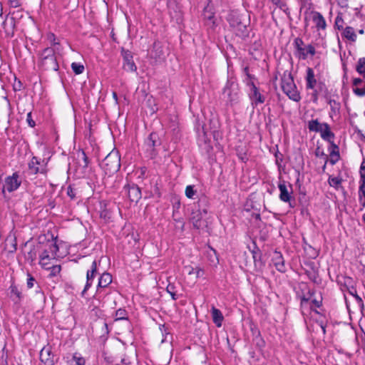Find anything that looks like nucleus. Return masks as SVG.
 I'll list each match as a JSON object with an SVG mask.
<instances>
[{
	"label": "nucleus",
	"mask_w": 365,
	"mask_h": 365,
	"mask_svg": "<svg viewBox=\"0 0 365 365\" xmlns=\"http://www.w3.org/2000/svg\"><path fill=\"white\" fill-rule=\"evenodd\" d=\"M365 170V160H363L362 163H361L360 166V171H362Z\"/></svg>",
	"instance_id": "nucleus-61"
},
{
	"label": "nucleus",
	"mask_w": 365,
	"mask_h": 365,
	"mask_svg": "<svg viewBox=\"0 0 365 365\" xmlns=\"http://www.w3.org/2000/svg\"><path fill=\"white\" fill-rule=\"evenodd\" d=\"M326 98H327V101L328 104L330 106L331 111L333 113H339L340 108H341L340 103H339L336 101H335L334 99H331V98H329V97H326Z\"/></svg>",
	"instance_id": "nucleus-31"
},
{
	"label": "nucleus",
	"mask_w": 365,
	"mask_h": 365,
	"mask_svg": "<svg viewBox=\"0 0 365 365\" xmlns=\"http://www.w3.org/2000/svg\"><path fill=\"white\" fill-rule=\"evenodd\" d=\"M124 190L130 202L137 203L141 199V190L135 184H128L124 186Z\"/></svg>",
	"instance_id": "nucleus-12"
},
{
	"label": "nucleus",
	"mask_w": 365,
	"mask_h": 365,
	"mask_svg": "<svg viewBox=\"0 0 365 365\" xmlns=\"http://www.w3.org/2000/svg\"><path fill=\"white\" fill-rule=\"evenodd\" d=\"M359 182H365V173L360 171V180Z\"/></svg>",
	"instance_id": "nucleus-57"
},
{
	"label": "nucleus",
	"mask_w": 365,
	"mask_h": 365,
	"mask_svg": "<svg viewBox=\"0 0 365 365\" xmlns=\"http://www.w3.org/2000/svg\"><path fill=\"white\" fill-rule=\"evenodd\" d=\"M312 99L314 102H317L318 99V91L315 88L313 90Z\"/></svg>",
	"instance_id": "nucleus-55"
},
{
	"label": "nucleus",
	"mask_w": 365,
	"mask_h": 365,
	"mask_svg": "<svg viewBox=\"0 0 365 365\" xmlns=\"http://www.w3.org/2000/svg\"><path fill=\"white\" fill-rule=\"evenodd\" d=\"M26 121L30 127H35L36 123L32 118L31 112L27 113Z\"/></svg>",
	"instance_id": "nucleus-42"
},
{
	"label": "nucleus",
	"mask_w": 365,
	"mask_h": 365,
	"mask_svg": "<svg viewBox=\"0 0 365 365\" xmlns=\"http://www.w3.org/2000/svg\"><path fill=\"white\" fill-rule=\"evenodd\" d=\"M315 324L321 329L323 334L324 335L326 334V326H325L324 323L322 321L317 320L315 322Z\"/></svg>",
	"instance_id": "nucleus-48"
},
{
	"label": "nucleus",
	"mask_w": 365,
	"mask_h": 365,
	"mask_svg": "<svg viewBox=\"0 0 365 365\" xmlns=\"http://www.w3.org/2000/svg\"><path fill=\"white\" fill-rule=\"evenodd\" d=\"M40 66L46 71H58V64L53 48L47 47L42 51L40 54Z\"/></svg>",
	"instance_id": "nucleus-2"
},
{
	"label": "nucleus",
	"mask_w": 365,
	"mask_h": 365,
	"mask_svg": "<svg viewBox=\"0 0 365 365\" xmlns=\"http://www.w3.org/2000/svg\"><path fill=\"white\" fill-rule=\"evenodd\" d=\"M359 192L365 191V182H359Z\"/></svg>",
	"instance_id": "nucleus-59"
},
{
	"label": "nucleus",
	"mask_w": 365,
	"mask_h": 365,
	"mask_svg": "<svg viewBox=\"0 0 365 365\" xmlns=\"http://www.w3.org/2000/svg\"><path fill=\"white\" fill-rule=\"evenodd\" d=\"M21 180L19 178V174L17 173H14L12 175L8 176L5 178L3 185V192L7 190L9 192H11L17 190L21 185Z\"/></svg>",
	"instance_id": "nucleus-9"
},
{
	"label": "nucleus",
	"mask_w": 365,
	"mask_h": 365,
	"mask_svg": "<svg viewBox=\"0 0 365 365\" xmlns=\"http://www.w3.org/2000/svg\"><path fill=\"white\" fill-rule=\"evenodd\" d=\"M101 167L109 175L116 173L120 168V158L117 153H110L101 163Z\"/></svg>",
	"instance_id": "nucleus-3"
},
{
	"label": "nucleus",
	"mask_w": 365,
	"mask_h": 365,
	"mask_svg": "<svg viewBox=\"0 0 365 365\" xmlns=\"http://www.w3.org/2000/svg\"><path fill=\"white\" fill-rule=\"evenodd\" d=\"M71 68L73 71L77 75L82 73L84 71V66L77 63H72Z\"/></svg>",
	"instance_id": "nucleus-36"
},
{
	"label": "nucleus",
	"mask_w": 365,
	"mask_h": 365,
	"mask_svg": "<svg viewBox=\"0 0 365 365\" xmlns=\"http://www.w3.org/2000/svg\"><path fill=\"white\" fill-rule=\"evenodd\" d=\"M335 27H336L339 30H342L344 29V20L341 16H337L336 17Z\"/></svg>",
	"instance_id": "nucleus-39"
},
{
	"label": "nucleus",
	"mask_w": 365,
	"mask_h": 365,
	"mask_svg": "<svg viewBox=\"0 0 365 365\" xmlns=\"http://www.w3.org/2000/svg\"><path fill=\"white\" fill-rule=\"evenodd\" d=\"M40 360L44 365H53L56 359L51 346H44L40 351Z\"/></svg>",
	"instance_id": "nucleus-13"
},
{
	"label": "nucleus",
	"mask_w": 365,
	"mask_h": 365,
	"mask_svg": "<svg viewBox=\"0 0 365 365\" xmlns=\"http://www.w3.org/2000/svg\"><path fill=\"white\" fill-rule=\"evenodd\" d=\"M205 17L209 20V21H212V23L214 24V21H212L213 18H214V16L212 14H210L209 15H206V14H205Z\"/></svg>",
	"instance_id": "nucleus-58"
},
{
	"label": "nucleus",
	"mask_w": 365,
	"mask_h": 365,
	"mask_svg": "<svg viewBox=\"0 0 365 365\" xmlns=\"http://www.w3.org/2000/svg\"><path fill=\"white\" fill-rule=\"evenodd\" d=\"M96 272H97V263H96V261L94 260L92 262L91 269L87 271L86 283L83 290L82 291V293H81L82 296H84L86 291L91 287L92 282H93L94 277H96Z\"/></svg>",
	"instance_id": "nucleus-17"
},
{
	"label": "nucleus",
	"mask_w": 365,
	"mask_h": 365,
	"mask_svg": "<svg viewBox=\"0 0 365 365\" xmlns=\"http://www.w3.org/2000/svg\"><path fill=\"white\" fill-rule=\"evenodd\" d=\"M244 71H245V74H246V76H247V82L252 81H251V79H252V76L249 73V69H248V68H247V67L245 68Z\"/></svg>",
	"instance_id": "nucleus-54"
},
{
	"label": "nucleus",
	"mask_w": 365,
	"mask_h": 365,
	"mask_svg": "<svg viewBox=\"0 0 365 365\" xmlns=\"http://www.w3.org/2000/svg\"><path fill=\"white\" fill-rule=\"evenodd\" d=\"M250 86V92L249 93L250 98L252 101L253 107L257 106L259 103H263L265 98L259 92L257 88L252 81L247 83Z\"/></svg>",
	"instance_id": "nucleus-11"
},
{
	"label": "nucleus",
	"mask_w": 365,
	"mask_h": 365,
	"mask_svg": "<svg viewBox=\"0 0 365 365\" xmlns=\"http://www.w3.org/2000/svg\"><path fill=\"white\" fill-rule=\"evenodd\" d=\"M9 290H10V295H9V297L11 299V300L15 304L19 303L21 302V299H22V293H21V292L14 284H12L10 286Z\"/></svg>",
	"instance_id": "nucleus-24"
},
{
	"label": "nucleus",
	"mask_w": 365,
	"mask_h": 365,
	"mask_svg": "<svg viewBox=\"0 0 365 365\" xmlns=\"http://www.w3.org/2000/svg\"><path fill=\"white\" fill-rule=\"evenodd\" d=\"M343 36L350 41L354 42L356 40V34L354 29L351 26H346L344 29Z\"/></svg>",
	"instance_id": "nucleus-30"
},
{
	"label": "nucleus",
	"mask_w": 365,
	"mask_h": 365,
	"mask_svg": "<svg viewBox=\"0 0 365 365\" xmlns=\"http://www.w3.org/2000/svg\"><path fill=\"white\" fill-rule=\"evenodd\" d=\"M356 71L360 74L365 76V58H359L356 66Z\"/></svg>",
	"instance_id": "nucleus-34"
},
{
	"label": "nucleus",
	"mask_w": 365,
	"mask_h": 365,
	"mask_svg": "<svg viewBox=\"0 0 365 365\" xmlns=\"http://www.w3.org/2000/svg\"><path fill=\"white\" fill-rule=\"evenodd\" d=\"M203 274H204V271L202 269H201L200 267L196 268L195 274H196L197 278L201 277L203 275Z\"/></svg>",
	"instance_id": "nucleus-51"
},
{
	"label": "nucleus",
	"mask_w": 365,
	"mask_h": 365,
	"mask_svg": "<svg viewBox=\"0 0 365 365\" xmlns=\"http://www.w3.org/2000/svg\"><path fill=\"white\" fill-rule=\"evenodd\" d=\"M81 155L82 156V159H83V168H87L88 164H89L88 158L86 156V155L84 151H81Z\"/></svg>",
	"instance_id": "nucleus-45"
},
{
	"label": "nucleus",
	"mask_w": 365,
	"mask_h": 365,
	"mask_svg": "<svg viewBox=\"0 0 365 365\" xmlns=\"http://www.w3.org/2000/svg\"><path fill=\"white\" fill-rule=\"evenodd\" d=\"M223 95L230 102L235 101L237 96V85L234 82L228 81L223 89Z\"/></svg>",
	"instance_id": "nucleus-15"
},
{
	"label": "nucleus",
	"mask_w": 365,
	"mask_h": 365,
	"mask_svg": "<svg viewBox=\"0 0 365 365\" xmlns=\"http://www.w3.org/2000/svg\"><path fill=\"white\" fill-rule=\"evenodd\" d=\"M67 195L71 197V199H74L76 197L75 190L71 186H68L67 188Z\"/></svg>",
	"instance_id": "nucleus-46"
},
{
	"label": "nucleus",
	"mask_w": 365,
	"mask_h": 365,
	"mask_svg": "<svg viewBox=\"0 0 365 365\" xmlns=\"http://www.w3.org/2000/svg\"><path fill=\"white\" fill-rule=\"evenodd\" d=\"M163 49L162 47L158 42H155L153 43V47L152 51H150V56L152 58H154L155 59L160 58L163 56Z\"/></svg>",
	"instance_id": "nucleus-29"
},
{
	"label": "nucleus",
	"mask_w": 365,
	"mask_h": 365,
	"mask_svg": "<svg viewBox=\"0 0 365 365\" xmlns=\"http://www.w3.org/2000/svg\"><path fill=\"white\" fill-rule=\"evenodd\" d=\"M9 4L11 7L17 8L20 6L18 0H9Z\"/></svg>",
	"instance_id": "nucleus-52"
},
{
	"label": "nucleus",
	"mask_w": 365,
	"mask_h": 365,
	"mask_svg": "<svg viewBox=\"0 0 365 365\" xmlns=\"http://www.w3.org/2000/svg\"><path fill=\"white\" fill-rule=\"evenodd\" d=\"M9 24H10L11 26H13V24H14V20H13L12 19L10 20Z\"/></svg>",
	"instance_id": "nucleus-64"
},
{
	"label": "nucleus",
	"mask_w": 365,
	"mask_h": 365,
	"mask_svg": "<svg viewBox=\"0 0 365 365\" xmlns=\"http://www.w3.org/2000/svg\"><path fill=\"white\" fill-rule=\"evenodd\" d=\"M211 314L212 317V321L215 324L217 327H220L222 326V321L224 319L223 315L221 311L215 307H212L211 309Z\"/></svg>",
	"instance_id": "nucleus-25"
},
{
	"label": "nucleus",
	"mask_w": 365,
	"mask_h": 365,
	"mask_svg": "<svg viewBox=\"0 0 365 365\" xmlns=\"http://www.w3.org/2000/svg\"><path fill=\"white\" fill-rule=\"evenodd\" d=\"M341 180L338 178H331L329 179V183L332 187H337L341 184Z\"/></svg>",
	"instance_id": "nucleus-41"
},
{
	"label": "nucleus",
	"mask_w": 365,
	"mask_h": 365,
	"mask_svg": "<svg viewBox=\"0 0 365 365\" xmlns=\"http://www.w3.org/2000/svg\"><path fill=\"white\" fill-rule=\"evenodd\" d=\"M359 200L362 207H365V191L359 192Z\"/></svg>",
	"instance_id": "nucleus-43"
},
{
	"label": "nucleus",
	"mask_w": 365,
	"mask_h": 365,
	"mask_svg": "<svg viewBox=\"0 0 365 365\" xmlns=\"http://www.w3.org/2000/svg\"><path fill=\"white\" fill-rule=\"evenodd\" d=\"M278 188L279 190V199L281 201L284 202H289L292 198V187L291 185L289 187L286 185L284 182L279 183L278 185Z\"/></svg>",
	"instance_id": "nucleus-18"
},
{
	"label": "nucleus",
	"mask_w": 365,
	"mask_h": 365,
	"mask_svg": "<svg viewBox=\"0 0 365 365\" xmlns=\"http://www.w3.org/2000/svg\"><path fill=\"white\" fill-rule=\"evenodd\" d=\"M320 133L321 138L327 141L333 142V139L334 138V134L331 131L330 126L328 123H324L323 128L319 132Z\"/></svg>",
	"instance_id": "nucleus-22"
},
{
	"label": "nucleus",
	"mask_w": 365,
	"mask_h": 365,
	"mask_svg": "<svg viewBox=\"0 0 365 365\" xmlns=\"http://www.w3.org/2000/svg\"><path fill=\"white\" fill-rule=\"evenodd\" d=\"M349 294L351 296H353L354 297V299H356V303L358 304V306L361 309H364V302L361 299V297H360L358 294H357V292H356V289L354 288L353 289V291H351L350 292H349Z\"/></svg>",
	"instance_id": "nucleus-32"
},
{
	"label": "nucleus",
	"mask_w": 365,
	"mask_h": 365,
	"mask_svg": "<svg viewBox=\"0 0 365 365\" xmlns=\"http://www.w3.org/2000/svg\"><path fill=\"white\" fill-rule=\"evenodd\" d=\"M35 282V279L31 275L28 274V279H27V287L28 288L31 289L34 287V283Z\"/></svg>",
	"instance_id": "nucleus-47"
},
{
	"label": "nucleus",
	"mask_w": 365,
	"mask_h": 365,
	"mask_svg": "<svg viewBox=\"0 0 365 365\" xmlns=\"http://www.w3.org/2000/svg\"><path fill=\"white\" fill-rule=\"evenodd\" d=\"M332 150L330 152L329 162L331 165H334L339 160V148L336 145L331 142Z\"/></svg>",
	"instance_id": "nucleus-27"
},
{
	"label": "nucleus",
	"mask_w": 365,
	"mask_h": 365,
	"mask_svg": "<svg viewBox=\"0 0 365 365\" xmlns=\"http://www.w3.org/2000/svg\"><path fill=\"white\" fill-rule=\"evenodd\" d=\"M310 296L309 297H306L304 296L301 300V304L303 305L304 303H307L310 301L311 304H313L315 307H319L322 305V299H317L313 298V292H309Z\"/></svg>",
	"instance_id": "nucleus-28"
},
{
	"label": "nucleus",
	"mask_w": 365,
	"mask_h": 365,
	"mask_svg": "<svg viewBox=\"0 0 365 365\" xmlns=\"http://www.w3.org/2000/svg\"><path fill=\"white\" fill-rule=\"evenodd\" d=\"M227 21L237 35H243L246 32V25L242 22L240 15L237 11H231L227 15Z\"/></svg>",
	"instance_id": "nucleus-4"
},
{
	"label": "nucleus",
	"mask_w": 365,
	"mask_h": 365,
	"mask_svg": "<svg viewBox=\"0 0 365 365\" xmlns=\"http://www.w3.org/2000/svg\"><path fill=\"white\" fill-rule=\"evenodd\" d=\"M294 46L296 49L295 56L303 60L307 58L308 54L314 56L316 53L314 47L311 44L304 46V41L300 38L294 39Z\"/></svg>",
	"instance_id": "nucleus-5"
},
{
	"label": "nucleus",
	"mask_w": 365,
	"mask_h": 365,
	"mask_svg": "<svg viewBox=\"0 0 365 365\" xmlns=\"http://www.w3.org/2000/svg\"><path fill=\"white\" fill-rule=\"evenodd\" d=\"M272 2L274 5L279 6L280 9H282L286 6L285 4L282 0H272Z\"/></svg>",
	"instance_id": "nucleus-49"
},
{
	"label": "nucleus",
	"mask_w": 365,
	"mask_h": 365,
	"mask_svg": "<svg viewBox=\"0 0 365 365\" xmlns=\"http://www.w3.org/2000/svg\"><path fill=\"white\" fill-rule=\"evenodd\" d=\"M112 282V276L108 273L102 274L98 279L97 292H100L101 288L107 287Z\"/></svg>",
	"instance_id": "nucleus-23"
},
{
	"label": "nucleus",
	"mask_w": 365,
	"mask_h": 365,
	"mask_svg": "<svg viewBox=\"0 0 365 365\" xmlns=\"http://www.w3.org/2000/svg\"><path fill=\"white\" fill-rule=\"evenodd\" d=\"M47 163V160H41L38 158L34 156L29 163V170L33 175L37 173L46 174L48 171Z\"/></svg>",
	"instance_id": "nucleus-8"
},
{
	"label": "nucleus",
	"mask_w": 365,
	"mask_h": 365,
	"mask_svg": "<svg viewBox=\"0 0 365 365\" xmlns=\"http://www.w3.org/2000/svg\"><path fill=\"white\" fill-rule=\"evenodd\" d=\"M58 252V247L55 242H48L46 245L43 251L40 254V263L44 266L46 264V262H44L45 260H49L51 259H55L57 252Z\"/></svg>",
	"instance_id": "nucleus-6"
},
{
	"label": "nucleus",
	"mask_w": 365,
	"mask_h": 365,
	"mask_svg": "<svg viewBox=\"0 0 365 365\" xmlns=\"http://www.w3.org/2000/svg\"><path fill=\"white\" fill-rule=\"evenodd\" d=\"M281 87L283 92L292 101L299 102L301 96L294 83L290 72L285 71L281 78Z\"/></svg>",
	"instance_id": "nucleus-1"
},
{
	"label": "nucleus",
	"mask_w": 365,
	"mask_h": 365,
	"mask_svg": "<svg viewBox=\"0 0 365 365\" xmlns=\"http://www.w3.org/2000/svg\"><path fill=\"white\" fill-rule=\"evenodd\" d=\"M166 291L168 293H170V292H175L176 291V287H175V284L169 283L168 285L166 287Z\"/></svg>",
	"instance_id": "nucleus-50"
},
{
	"label": "nucleus",
	"mask_w": 365,
	"mask_h": 365,
	"mask_svg": "<svg viewBox=\"0 0 365 365\" xmlns=\"http://www.w3.org/2000/svg\"><path fill=\"white\" fill-rule=\"evenodd\" d=\"M196 268L191 267L190 269L188 271V274H195Z\"/></svg>",
	"instance_id": "nucleus-62"
},
{
	"label": "nucleus",
	"mask_w": 365,
	"mask_h": 365,
	"mask_svg": "<svg viewBox=\"0 0 365 365\" xmlns=\"http://www.w3.org/2000/svg\"><path fill=\"white\" fill-rule=\"evenodd\" d=\"M305 80L307 89L314 90L317 86V81L315 78L314 72L312 68H307Z\"/></svg>",
	"instance_id": "nucleus-21"
},
{
	"label": "nucleus",
	"mask_w": 365,
	"mask_h": 365,
	"mask_svg": "<svg viewBox=\"0 0 365 365\" xmlns=\"http://www.w3.org/2000/svg\"><path fill=\"white\" fill-rule=\"evenodd\" d=\"M122 55L123 58V69L126 71H135L137 67L133 61L132 53L130 51L123 49Z\"/></svg>",
	"instance_id": "nucleus-14"
},
{
	"label": "nucleus",
	"mask_w": 365,
	"mask_h": 365,
	"mask_svg": "<svg viewBox=\"0 0 365 365\" xmlns=\"http://www.w3.org/2000/svg\"><path fill=\"white\" fill-rule=\"evenodd\" d=\"M158 140V134L155 133H151L145 140L144 146L146 152L148 153V156L151 158H153L156 155L155 148L160 145Z\"/></svg>",
	"instance_id": "nucleus-10"
},
{
	"label": "nucleus",
	"mask_w": 365,
	"mask_h": 365,
	"mask_svg": "<svg viewBox=\"0 0 365 365\" xmlns=\"http://www.w3.org/2000/svg\"><path fill=\"white\" fill-rule=\"evenodd\" d=\"M46 38L48 41L52 46L58 45L59 42L56 40V36L53 33H48L46 35Z\"/></svg>",
	"instance_id": "nucleus-38"
},
{
	"label": "nucleus",
	"mask_w": 365,
	"mask_h": 365,
	"mask_svg": "<svg viewBox=\"0 0 365 365\" xmlns=\"http://www.w3.org/2000/svg\"><path fill=\"white\" fill-rule=\"evenodd\" d=\"M113 98L115 99V101L116 102H118V96H117V93H116L115 92H113Z\"/></svg>",
	"instance_id": "nucleus-63"
},
{
	"label": "nucleus",
	"mask_w": 365,
	"mask_h": 365,
	"mask_svg": "<svg viewBox=\"0 0 365 365\" xmlns=\"http://www.w3.org/2000/svg\"><path fill=\"white\" fill-rule=\"evenodd\" d=\"M8 24H9L8 20L7 19L5 20L3 22V24H2L3 25V28L4 29L6 33H7V34H10V33L13 34L12 29H11V30L7 29L6 26H7Z\"/></svg>",
	"instance_id": "nucleus-53"
},
{
	"label": "nucleus",
	"mask_w": 365,
	"mask_h": 365,
	"mask_svg": "<svg viewBox=\"0 0 365 365\" xmlns=\"http://www.w3.org/2000/svg\"><path fill=\"white\" fill-rule=\"evenodd\" d=\"M195 190L192 185H187L185 188V195L187 197L192 199L195 195Z\"/></svg>",
	"instance_id": "nucleus-37"
},
{
	"label": "nucleus",
	"mask_w": 365,
	"mask_h": 365,
	"mask_svg": "<svg viewBox=\"0 0 365 365\" xmlns=\"http://www.w3.org/2000/svg\"><path fill=\"white\" fill-rule=\"evenodd\" d=\"M324 123H319L317 119L309 120L307 123V128L311 132L319 133Z\"/></svg>",
	"instance_id": "nucleus-26"
},
{
	"label": "nucleus",
	"mask_w": 365,
	"mask_h": 365,
	"mask_svg": "<svg viewBox=\"0 0 365 365\" xmlns=\"http://www.w3.org/2000/svg\"><path fill=\"white\" fill-rule=\"evenodd\" d=\"M169 294H170V296L173 300H176L178 298V295L176 294V291L170 292Z\"/></svg>",
	"instance_id": "nucleus-60"
},
{
	"label": "nucleus",
	"mask_w": 365,
	"mask_h": 365,
	"mask_svg": "<svg viewBox=\"0 0 365 365\" xmlns=\"http://www.w3.org/2000/svg\"><path fill=\"white\" fill-rule=\"evenodd\" d=\"M354 93L359 96H363L365 95V87L364 88H354L353 89Z\"/></svg>",
	"instance_id": "nucleus-44"
},
{
	"label": "nucleus",
	"mask_w": 365,
	"mask_h": 365,
	"mask_svg": "<svg viewBox=\"0 0 365 365\" xmlns=\"http://www.w3.org/2000/svg\"><path fill=\"white\" fill-rule=\"evenodd\" d=\"M61 267L60 265H54L51 268V277L57 276L61 272Z\"/></svg>",
	"instance_id": "nucleus-40"
},
{
	"label": "nucleus",
	"mask_w": 365,
	"mask_h": 365,
	"mask_svg": "<svg viewBox=\"0 0 365 365\" xmlns=\"http://www.w3.org/2000/svg\"><path fill=\"white\" fill-rule=\"evenodd\" d=\"M272 262L276 269L280 272H284L286 271V267L284 264V260L282 255L279 252H274Z\"/></svg>",
	"instance_id": "nucleus-20"
},
{
	"label": "nucleus",
	"mask_w": 365,
	"mask_h": 365,
	"mask_svg": "<svg viewBox=\"0 0 365 365\" xmlns=\"http://www.w3.org/2000/svg\"><path fill=\"white\" fill-rule=\"evenodd\" d=\"M338 284L340 285L341 290L350 292L356 288V282L350 277H341L338 279Z\"/></svg>",
	"instance_id": "nucleus-16"
},
{
	"label": "nucleus",
	"mask_w": 365,
	"mask_h": 365,
	"mask_svg": "<svg viewBox=\"0 0 365 365\" xmlns=\"http://www.w3.org/2000/svg\"><path fill=\"white\" fill-rule=\"evenodd\" d=\"M309 17L312 19L313 22L318 30L325 29L327 26L326 21L324 16L318 11H312L309 13Z\"/></svg>",
	"instance_id": "nucleus-19"
},
{
	"label": "nucleus",
	"mask_w": 365,
	"mask_h": 365,
	"mask_svg": "<svg viewBox=\"0 0 365 365\" xmlns=\"http://www.w3.org/2000/svg\"><path fill=\"white\" fill-rule=\"evenodd\" d=\"M127 315H128V314H127V312H126L125 309H118L115 312V320L127 319H128Z\"/></svg>",
	"instance_id": "nucleus-35"
},
{
	"label": "nucleus",
	"mask_w": 365,
	"mask_h": 365,
	"mask_svg": "<svg viewBox=\"0 0 365 365\" xmlns=\"http://www.w3.org/2000/svg\"><path fill=\"white\" fill-rule=\"evenodd\" d=\"M70 365H85V359L77 354H73Z\"/></svg>",
	"instance_id": "nucleus-33"
},
{
	"label": "nucleus",
	"mask_w": 365,
	"mask_h": 365,
	"mask_svg": "<svg viewBox=\"0 0 365 365\" xmlns=\"http://www.w3.org/2000/svg\"><path fill=\"white\" fill-rule=\"evenodd\" d=\"M207 215V212L205 209L193 211L190 219L193 227L197 230L206 227Z\"/></svg>",
	"instance_id": "nucleus-7"
},
{
	"label": "nucleus",
	"mask_w": 365,
	"mask_h": 365,
	"mask_svg": "<svg viewBox=\"0 0 365 365\" xmlns=\"http://www.w3.org/2000/svg\"><path fill=\"white\" fill-rule=\"evenodd\" d=\"M361 83H362V80L361 78H354L353 80V85L354 86H356L359 85Z\"/></svg>",
	"instance_id": "nucleus-56"
}]
</instances>
